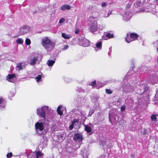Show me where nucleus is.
I'll list each match as a JSON object with an SVG mask.
<instances>
[{
  "instance_id": "f257e3e1",
  "label": "nucleus",
  "mask_w": 158,
  "mask_h": 158,
  "mask_svg": "<svg viewBox=\"0 0 158 158\" xmlns=\"http://www.w3.org/2000/svg\"><path fill=\"white\" fill-rule=\"evenodd\" d=\"M46 120L43 121L41 118L35 124L36 132L40 135H44L49 128L48 123L46 122Z\"/></svg>"
},
{
  "instance_id": "f03ea898",
  "label": "nucleus",
  "mask_w": 158,
  "mask_h": 158,
  "mask_svg": "<svg viewBox=\"0 0 158 158\" xmlns=\"http://www.w3.org/2000/svg\"><path fill=\"white\" fill-rule=\"evenodd\" d=\"M48 107L47 106H44L39 108L37 109V114L41 118V120L43 121L46 120V114L48 113Z\"/></svg>"
},
{
  "instance_id": "7ed1b4c3",
  "label": "nucleus",
  "mask_w": 158,
  "mask_h": 158,
  "mask_svg": "<svg viewBox=\"0 0 158 158\" xmlns=\"http://www.w3.org/2000/svg\"><path fill=\"white\" fill-rule=\"evenodd\" d=\"M42 42L43 45L48 51H51L55 46V44L52 42L47 37L43 38Z\"/></svg>"
},
{
  "instance_id": "20e7f679",
  "label": "nucleus",
  "mask_w": 158,
  "mask_h": 158,
  "mask_svg": "<svg viewBox=\"0 0 158 158\" xmlns=\"http://www.w3.org/2000/svg\"><path fill=\"white\" fill-rule=\"evenodd\" d=\"M95 18L93 17H90L88 21L90 23L89 25V30L92 33H94L98 30V26L97 22L95 20Z\"/></svg>"
},
{
  "instance_id": "39448f33",
  "label": "nucleus",
  "mask_w": 158,
  "mask_h": 158,
  "mask_svg": "<svg viewBox=\"0 0 158 158\" xmlns=\"http://www.w3.org/2000/svg\"><path fill=\"white\" fill-rule=\"evenodd\" d=\"M122 87V91L124 94L132 93L135 90L134 87L129 84H125Z\"/></svg>"
},
{
  "instance_id": "423d86ee",
  "label": "nucleus",
  "mask_w": 158,
  "mask_h": 158,
  "mask_svg": "<svg viewBox=\"0 0 158 158\" xmlns=\"http://www.w3.org/2000/svg\"><path fill=\"white\" fill-rule=\"evenodd\" d=\"M148 89L147 86L145 84H140L137 88L136 90L137 94L141 95L146 92Z\"/></svg>"
},
{
  "instance_id": "0eeeda50",
  "label": "nucleus",
  "mask_w": 158,
  "mask_h": 158,
  "mask_svg": "<svg viewBox=\"0 0 158 158\" xmlns=\"http://www.w3.org/2000/svg\"><path fill=\"white\" fill-rule=\"evenodd\" d=\"M30 30V27L27 25H24L22 27H21L19 32V35L18 36L20 35H24L28 32Z\"/></svg>"
},
{
  "instance_id": "6e6552de",
  "label": "nucleus",
  "mask_w": 158,
  "mask_h": 158,
  "mask_svg": "<svg viewBox=\"0 0 158 158\" xmlns=\"http://www.w3.org/2000/svg\"><path fill=\"white\" fill-rule=\"evenodd\" d=\"M148 81L152 84H154L158 81V78L155 74H153L150 76L148 78Z\"/></svg>"
},
{
  "instance_id": "1a4fd4ad",
  "label": "nucleus",
  "mask_w": 158,
  "mask_h": 158,
  "mask_svg": "<svg viewBox=\"0 0 158 158\" xmlns=\"http://www.w3.org/2000/svg\"><path fill=\"white\" fill-rule=\"evenodd\" d=\"M79 44L80 45L84 47H88L89 45V41L85 38L79 39Z\"/></svg>"
},
{
  "instance_id": "9d476101",
  "label": "nucleus",
  "mask_w": 158,
  "mask_h": 158,
  "mask_svg": "<svg viewBox=\"0 0 158 158\" xmlns=\"http://www.w3.org/2000/svg\"><path fill=\"white\" fill-rule=\"evenodd\" d=\"M75 101L77 104L80 105V104L83 103L85 102L84 98L81 96H78L75 99Z\"/></svg>"
},
{
  "instance_id": "9b49d317",
  "label": "nucleus",
  "mask_w": 158,
  "mask_h": 158,
  "mask_svg": "<svg viewBox=\"0 0 158 158\" xmlns=\"http://www.w3.org/2000/svg\"><path fill=\"white\" fill-rule=\"evenodd\" d=\"M73 139L77 142H81L83 139L82 135L78 133H76L74 135Z\"/></svg>"
},
{
  "instance_id": "f8f14e48",
  "label": "nucleus",
  "mask_w": 158,
  "mask_h": 158,
  "mask_svg": "<svg viewBox=\"0 0 158 158\" xmlns=\"http://www.w3.org/2000/svg\"><path fill=\"white\" fill-rule=\"evenodd\" d=\"M79 119H74L71 122V123L69 127V129L70 130H72L74 127V125H76L78 124L79 122Z\"/></svg>"
},
{
  "instance_id": "ddd939ff",
  "label": "nucleus",
  "mask_w": 158,
  "mask_h": 158,
  "mask_svg": "<svg viewBox=\"0 0 158 158\" xmlns=\"http://www.w3.org/2000/svg\"><path fill=\"white\" fill-rule=\"evenodd\" d=\"M130 14L129 12L126 11L123 16V19L126 21L129 20L131 17V16L129 15Z\"/></svg>"
},
{
  "instance_id": "4468645a",
  "label": "nucleus",
  "mask_w": 158,
  "mask_h": 158,
  "mask_svg": "<svg viewBox=\"0 0 158 158\" xmlns=\"http://www.w3.org/2000/svg\"><path fill=\"white\" fill-rule=\"evenodd\" d=\"M15 77V74H9L7 77V80L11 82H14L15 81V79H14Z\"/></svg>"
},
{
  "instance_id": "2eb2a0df",
  "label": "nucleus",
  "mask_w": 158,
  "mask_h": 158,
  "mask_svg": "<svg viewBox=\"0 0 158 158\" xmlns=\"http://www.w3.org/2000/svg\"><path fill=\"white\" fill-rule=\"evenodd\" d=\"M96 47H94L95 51L96 52L102 49V42L99 41L96 44Z\"/></svg>"
},
{
  "instance_id": "dca6fc26",
  "label": "nucleus",
  "mask_w": 158,
  "mask_h": 158,
  "mask_svg": "<svg viewBox=\"0 0 158 158\" xmlns=\"http://www.w3.org/2000/svg\"><path fill=\"white\" fill-rule=\"evenodd\" d=\"M39 55H37V56L33 57L30 59V62L29 64L31 65H34L36 62L38 60V58Z\"/></svg>"
},
{
  "instance_id": "f3484780",
  "label": "nucleus",
  "mask_w": 158,
  "mask_h": 158,
  "mask_svg": "<svg viewBox=\"0 0 158 158\" xmlns=\"http://www.w3.org/2000/svg\"><path fill=\"white\" fill-rule=\"evenodd\" d=\"M25 65L23 63H18L16 67V69L17 70H22L23 67L24 68Z\"/></svg>"
},
{
  "instance_id": "a211bd4d",
  "label": "nucleus",
  "mask_w": 158,
  "mask_h": 158,
  "mask_svg": "<svg viewBox=\"0 0 158 158\" xmlns=\"http://www.w3.org/2000/svg\"><path fill=\"white\" fill-rule=\"evenodd\" d=\"M70 6L67 5H64L60 7V9L62 10H64L66 9L69 10L70 9Z\"/></svg>"
},
{
  "instance_id": "6ab92c4d",
  "label": "nucleus",
  "mask_w": 158,
  "mask_h": 158,
  "mask_svg": "<svg viewBox=\"0 0 158 158\" xmlns=\"http://www.w3.org/2000/svg\"><path fill=\"white\" fill-rule=\"evenodd\" d=\"M153 100L155 102V104H158V89H156V93Z\"/></svg>"
},
{
  "instance_id": "aec40b11",
  "label": "nucleus",
  "mask_w": 158,
  "mask_h": 158,
  "mask_svg": "<svg viewBox=\"0 0 158 158\" xmlns=\"http://www.w3.org/2000/svg\"><path fill=\"white\" fill-rule=\"evenodd\" d=\"M36 153L35 152H31L28 155V157L29 158H36Z\"/></svg>"
},
{
  "instance_id": "412c9836",
  "label": "nucleus",
  "mask_w": 158,
  "mask_h": 158,
  "mask_svg": "<svg viewBox=\"0 0 158 158\" xmlns=\"http://www.w3.org/2000/svg\"><path fill=\"white\" fill-rule=\"evenodd\" d=\"M62 106L60 105L57 108V111L58 114L60 115H61L63 114L62 109H61Z\"/></svg>"
},
{
  "instance_id": "4be33fe9",
  "label": "nucleus",
  "mask_w": 158,
  "mask_h": 158,
  "mask_svg": "<svg viewBox=\"0 0 158 158\" xmlns=\"http://www.w3.org/2000/svg\"><path fill=\"white\" fill-rule=\"evenodd\" d=\"M85 130L88 133H90L91 132L92 129L91 127L88 126L87 125H84Z\"/></svg>"
},
{
  "instance_id": "5701e85b",
  "label": "nucleus",
  "mask_w": 158,
  "mask_h": 158,
  "mask_svg": "<svg viewBox=\"0 0 158 158\" xmlns=\"http://www.w3.org/2000/svg\"><path fill=\"white\" fill-rule=\"evenodd\" d=\"M5 103L2 98H0V107L3 108L5 106Z\"/></svg>"
},
{
  "instance_id": "b1692460",
  "label": "nucleus",
  "mask_w": 158,
  "mask_h": 158,
  "mask_svg": "<svg viewBox=\"0 0 158 158\" xmlns=\"http://www.w3.org/2000/svg\"><path fill=\"white\" fill-rule=\"evenodd\" d=\"M36 158H42V156L43 154L40 151L36 152Z\"/></svg>"
},
{
  "instance_id": "393cba45",
  "label": "nucleus",
  "mask_w": 158,
  "mask_h": 158,
  "mask_svg": "<svg viewBox=\"0 0 158 158\" xmlns=\"http://www.w3.org/2000/svg\"><path fill=\"white\" fill-rule=\"evenodd\" d=\"M55 63V60H49L47 62L48 65L49 66H52Z\"/></svg>"
},
{
  "instance_id": "a878e982",
  "label": "nucleus",
  "mask_w": 158,
  "mask_h": 158,
  "mask_svg": "<svg viewBox=\"0 0 158 158\" xmlns=\"http://www.w3.org/2000/svg\"><path fill=\"white\" fill-rule=\"evenodd\" d=\"M15 90L11 91L8 94V97L9 98L11 97H13L15 96Z\"/></svg>"
},
{
  "instance_id": "bb28decb",
  "label": "nucleus",
  "mask_w": 158,
  "mask_h": 158,
  "mask_svg": "<svg viewBox=\"0 0 158 158\" xmlns=\"http://www.w3.org/2000/svg\"><path fill=\"white\" fill-rule=\"evenodd\" d=\"M105 35L106 37L107 38L110 39L111 38H113L114 37V36L112 33H106L105 34Z\"/></svg>"
},
{
  "instance_id": "cd10ccee",
  "label": "nucleus",
  "mask_w": 158,
  "mask_h": 158,
  "mask_svg": "<svg viewBox=\"0 0 158 158\" xmlns=\"http://www.w3.org/2000/svg\"><path fill=\"white\" fill-rule=\"evenodd\" d=\"M130 37L132 39H135L138 37V35L137 34L134 33H131L130 34Z\"/></svg>"
},
{
  "instance_id": "c85d7f7f",
  "label": "nucleus",
  "mask_w": 158,
  "mask_h": 158,
  "mask_svg": "<svg viewBox=\"0 0 158 158\" xmlns=\"http://www.w3.org/2000/svg\"><path fill=\"white\" fill-rule=\"evenodd\" d=\"M99 98L98 96H94L91 97V99L92 101L93 102H97Z\"/></svg>"
},
{
  "instance_id": "c756f323",
  "label": "nucleus",
  "mask_w": 158,
  "mask_h": 158,
  "mask_svg": "<svg viewBox=\"0 0 158 158\" xmlns=\"http://www.w3.org/2000/svg\"><path fill=\"white\" fill-rule=\"evenodd\" d=\"M62 37L65 39H69L70 38V35L65 33H63L62 34Z\"/></svg>"
},
{
  "instance_id": "7c9ffc66",
  "label": "nucleus",
  "mask_w": 158,
  "mask_h": 158,
  "mask_svg": "<svg viewBox=\"0 0 158 158\" xmlns=\"http://www.w3.org/2000/svg\"><path fill=\"white\" fill-rule=\"evenodd\" d=\"M23 42V41L22 39L20 38H18L16 40L17 43L19 44H22Z\"/></svg>"
},
{
  "instance_id": "2f4dec72",
  "label": "nucleus",
  "mask_w": 158,
  "mask_h": 158,
  "mask_svg": "<svg viewBox=\"0 0 158 158\" xmlns=\"http://www.w3.org/2000/svg\"><path fill=\"white\" fill-rule=\"evenodd\" d=\"M57 125L56 124H53L51 127V129L53 130V131H55L57 130Z\"/></svg>"
},
{
  "instance_id": "473e14b6",
  "label": "nucleus",
  "mask_w": 158,
  "mask_h": 158,
  "mask_svg": "<svg viewBox=\"0 0 158 158\" xmlns=\"http://www.w3.org/2000/svg\"><path fill=\"white\" fill-rule=\"evenodd\" d=\"M148 130L145 128H143V130L142 131L141 133L143 135H145L148 134Z\"/></svg>"
},
{
  "instance_id": "72a5a7b5",
  "label": "nucleus",
  "mask_w": 158,
  "mask_h": 158,
  "mask_svg": "<svg viewBox=\"0 0 158 158\" xmlns=\"http://www.w3.org/2000/svg\"><path fill=\"white\" fill-rule=\"evenodd\" d=\"M94 110L93 109H90L89 110L88 114L87 116L88 117H89L91 116L92 114L94 113Z\"/></svg>"
},
{
  "instance_id": "f704fd0d",
  "label": "nucleus",
  "mask_w": 158,
  "mask_h": 158,
  "mask_svg": "<svg viewBox=\"0 0 158 158\" xmlns=\"http://www.w3.org/2000/svg\"><path fill=\"white\" fill-rule=\"evenodd\" d=\"M112 119L114 122H116L118 121V117L116 115H115L112 117Z\"/></svg>"
},
{
  "instance_id": "c9c22d12",
  "label": "nucleus",
  "mask_w": 158,
  "mask_h": 158,
  "mask_svg": "<svg viewBox=\"0 0 158 158\" xmlns=\"http://www.w3.org/2000/svg\"><path fill=\"white\" fill-rule=\"evenodd\" d=\"M148 68L146 67H143L142 68V70H143L144 73H146L148 72Z\"/></svg>"
},
{
  "instance_id": "e433bc0d",
  "label": "nucleus",
  "mask_w": 158,
  "mask_h": 158,
  "mask_svg": "<svg viewBox=\"0 0 158 158\" xmlns=\"http://www.w3.org/2000/svg\"><path fill=\"white\" fill-rule=\"evenodd\" d=\"M77 91L79 93H84L85 92V90L80 87H77Z\"/></svg>"
},
{
  "instance_id": "4c0bfd02",
  "label": "nucleus",
  "mask_w": 158,
  "mask_h": 158,
  "mask_svg": "<svg viewBox=\"0 0 158 158\" xmlns=\"http://www.w3.org/2000/svg\"><path fill=\"white\" fill-rule=\"evenodd\" d=\"M41 75H39L37 76V77H36L35 78V79L36 80V81H37V82H39L40 81H41Z\"/></svg>"
},
{
  "instance_id": "58836bf2",
  "label": "nucleus",
  "mask_w": 158,
  "mask_h": 158,
  "mask_svg": "<svg viewBox=\"0 0 158 158\" xmlns=\"http://www.w3.org/2000/svg\"><path fill=\"white\" fill-rule=\"evenodd\" d=\"M25 44L27 45H29L31 43V42L30 39L26 38L25 41Z\"/></svg>"
},
{
  "instance_id": "ea45409f",
  "label": "nucleus",
  "mask_w": 158,
  "mask_h": 158,
  "mask_svg": "<svg viewBox=\"0 0 158 158\" xmlns=\"http://www.w3.org/2000/svg\"><path fill=\"white\" fill-rule=\"evenodd\" d=\"M151 118L152 121H155L156 120V118L155 114L152 115L151 117Z\"/></svg>"
},
{
  "instance_id": "a19ab883",
  "label": "nucleus",
  "mask_w": 158,
  "mask_h": 158,
  "mask_svg": "<svg viewBox=\"0 0 158 158\" xmlns=\"http://www.w3.org/2000/svg\"><path fill=\"white\" fill-rule=\"evenodd\" d=\"M105 91L106 93L108 94H110L112 93V91L110 89H106Z\"/></svg>"
},
{
  "instance_id": "79ce46f5",
  "label": "nucleus",
  "mask_w": 158,
  "mask_h": 158,
  "mask_svg": "<svg viewBox=\"0 0 158 158\" xmlns=\"http://www.w3.org/2000/svg\"><path fill=\"white\" fill-rule=\"evenodd\" d=\"M127 38H125V40L127 42L129 43L131 41V40L130 39L127 38V37L129 36V35L128 34H127Z\"/></svg>"
},
{
  "instance_id": "37998d69",
  "label": "nucleus",
  "mask_w": 158,
  "mask_h": 158,
  "mask_svg": "<svg viewBox=\"0 0 158 158\" xmlns=\"http://www.w3.org/2000/svg\"><path fill=\"white\" fill-rule=\"evenodd\" d=\"M65 21V19L64 18H61L59 21V23L60 24L62 23Z\"/></svg>"
},
{
  "instance_id": "c03bdc74",
  "label": "nucleus",
  "mask_w": 158,
  "mask_h": 158,
  "mask_svg": "<svg viewBox=\"0 0 158 158\" xmlns=\"http://www.w3.org/2000/svg\"><path fill=\"white\" fill-rule=\"evenodd\" d=\"M111 13H112L111 11H109L108 12L107 15H104L103 16V17H104L105 18H106V17H108L110 16V15L111 14Z\"/></svg>"
},
{
  "instance_id": "a18cd8bd",
  "label": "nucleus",
  "mask_w": 158,
  "mask_h": 158,
  "mask_svg": "<svg viewBox=\"0 0 158 158\" xmlns=\"http://www.w3.org/2000/svg\"><path fill=\"white\" fill-rule=\"evenodd\" d=\"M141 4V3L140 2H137L135 4V6L136 7L139 6Z\"/></svg>"
},
{
  "instance_id": "49530a36",
  "label": "nucleus",
  "mask_w": 158,
  "mask_h": 158,
  "mask_svg": "<svg viewBox=\"0 0 158 158\" xmlns=\"http://www.w3.org/2000/svg\"><path fill=\"white\" fill-rule=\"evenodd\" d=\"M12 153L11 152H10L9 153H8L6 155V156L7 158H10L12 156Z\"/></svg>"
},
{
  "instance_id": "de8ad7c7",
  "label": "nucleus",
  "mask_w": 158,
  "mask_h": 158,
  "mask_svg": "<svg viewBox=\"0 0 158 158\" xmlns=\"http://www.w3.org/2000/svg\"><path fill=\"white\" fill-rule=\"evenodd\" d=\"M125 108H126L125 106H123L121 107V108H120L121 111L122 112L124 111L125 110Z\"/></svg>"
},
{
  "instance_id": "09e8293b",
  "label": "nucleus",
  "mask_w": 158,
  "mask_h": 158,
  "mask_svg": "<svg viewBox=\"0 0 158 158\" xmlns=\"http://www.w3.org/2000/svg\"><path fill=\"white\" fill-rule=\"evenodd\" d=\"M154 45L155 47L156 48L158 47V41H156L154 43Z\"/></svg>"
},
{
  "instance_id": "8fccbe9b",
  "label": "nucleus",
  "mask_w": 158,
  "mask_h": 158,
  "mask_svg": "<svg viewBox=\"0 0 158 158\" xmlns=\"http://www.w3.org/2000/svg\"><path fill=\"white\" fill-rule=\"evenodd\" d=\"M79 31V29H78V28H76L75 30V33L76 34H78V33Z\"/></svg>"
},
{
  "instance_id": "3c124183",
  "label": "nucleus",
  "mask_w": 158,
  "mask_h": 158,
  "mask_svg": "<svg viewBox=\"0 0 158 158\" xmlns=\"http://www.w3.org/2000/svg\"><path fill=\"white\" fill-rule=\"evenodd\" d=\"M152 1L154 2L155 4L158 5V1H156V0H152Z\"/></svg>"
},
{
  "instance_id": "603ef678",
  "label": "nucleus",
  "mask_w": 158,
  "mask_h": 158,
  "mask_svg": "<svg viewBox=\"0 0 158 158\" xmlns=\"http://www.w3.org/2000/svg\"><path fill=\"white\" fill-rule=\"evenodd\" d=\"M69 47V46L68 45H65L64 47L63 48L64 50H65L67 49Z\"/></svg>"
},
{
  "instance_id": "864d4df0",
  "label": "nucleus",
  "mask_w": 158,
  "mask_h": 158,
  "mask_svg": "<svg viewBox=\"0 0 158 158\" xmlns=\"http://www.w3.org/2000/svg\"><path fill=\"white\" fill-rule=\"evenodd\" d=\"M106 5V3L105 2H103L102 4V7H104Z\"/></svg>"
},
{
  "instance_id": "5fc2aeb1",
  "label": "nucleus",
  "mask_w": 158,
  "mask_h": 158,
  "mask_svg": "<svg viewBox=\"0 0 158 158\" xmlns=\"http://www.w3.org/2000/svg\"><path fill=\"white\" fill-rule=\"evenodd\" d=\"M63 135H57L58 138H62L63 137Z\"/></svg>"
},
{
  "instance_id": "6e6d98bb",
  "label": "nucleus",
  "mask_w": 158,
  "mask_h": 158,
  "mask_svg": "<svg viewBox=\"0 0 158 158\" xmlns=\"http://www.w3.org/2000/svg\"><path fill=\"white\" fill-rule=\"evenodd\" d=\"M109 49H110V51L109 52H108V54L109 55H110L111 52V50L110 49V48H109Z\"/></svg>"
},
{
  "instance_id": "4d7b16f0",
  "label": "nucleus",
  "mask_w": 158,
  "mask_h": 158,
  "mask_svg": "<svg viewBox=\"0 0 158 158\" xmlns=\"http://www.w3.org/2000/svg\"><path fill=\"white\" fill-rule=\"evenodd\" d=\"M130 6H131V5L130 4H128L127 5L126 7L129 8L130 7Z\"/></svg>"
},
{
  "instance_id": "13d9d810",
  "label": "nucleus",
  "mask_w": 158,
  "mask_h": 158,
  "mask_svg": "<svg viewBox=\"0 0 158 158\" xmlns=\"http://www.w3.org/2000/svg\"><path fill=\"white\" fill-rule=\"evenodd\" d=\"M81 115H82L83 116H84L85 115V113L83 112H81Z\"/></svg>"
},
{
  "instance_id": "bf43d9fd",
  "label": "nucleus",
  "mask_w": 158,
  "mask_h": 158,
  "mask_svg": "<svg viewBox=\"0 0 158 158\" xmlns=\"http://www.w3.org/2000/svg\"><path fill=\"white\" fill-rule=\"evenodd\" d=\"M90 85H92L93 86H95V85H94V84H93V83L91 82L90 83Z\"/></svg>"
},
{
  "instance_id": "052dcab7",
  "label": "nucleus",
  "mask_w": 158,
  "mask_h": 158,
  "mask_svg": "<svg viewBox=\"0 0 158 158\" xmlns=\"http://www.w3.org/2000/svg\"><path fill=\"white\" fill-rule=\"evenodd\" d=\"M94 85H96V81H94L92 82Z\"/></svg>"
},
{
  "instance_id": "680f3d73",
  "label": "nucleus",
  "mask_w": 158,
  "mask_h": 158,
  "mask_svg": "<svg viewBox=\"0 0 158 158\" xmlns=\"http://www.w3.org/2000/svg\"><path fill=\"white\" fill-rule=\"evenodd\" d=\"M131 157H132V158H134V154H131Z\"/></svg>"
},
{
  "instance_id": "e2e57ef3",
  "label": "nucleus",
  "mask_w": 158,
  "mask_h": 158,
  "mask_svg": "<svg viewBox=\"0 0 158 158\" xmlns=\"http://www.w3.org/2000/svg\"><path fill=\"white\" fill-rule=\"evenodd\" d=\"M112 117V116H111V115H110V114H109V120H110V118H111Z\"/></svg>"
},
{
  "instance_id": "0e129e2a",
  "label": "nucleus",
  "mask_w": 158,
  "mask_h": 158,
  "mask_svg": "<svg viewBox=\"0 0 158 158\" xmlns=\"http://www.w3.org/2000/svg\"><path fill=\"white\" fill-rule=\"evenodd\" d=\"M65 81L66 82H70V81H67V79H65Z\"/></svg>"
},
{
  "instance_id": "69168bd1",
  "label": "nucleus",
  "mask_w": 158,
  "mask_h": 158,
  "mask_svg": "<svg viewBox=\"0 0 158 158\" xmlns=\"http://www.w3.org/2000/svg\"><path fill=\"white\" fill-rule=\"evenodd\" d=\"M157 48V51L158 52V47Z\"/></svg>"
},
{
  "instance_id": "338daca9",
  "label": "nucleus",
  "mask_w": 158,
  "mask_h": 158,
  "mask_svg": "<svg viewBox=\"0 0 158 158\" xmlns=\"http://www.w3.org/2000/svg\"><path fill=\"white\" fill-rule=\"evenodd\" d=\"M148 129L149 130V132H151L150 130H149V129Z\"/></svg>"
},
{
  "instance_id": "774afa93",
  "label": "nucleus",
  "mask_w": 158,
  "mask_h": 158,
  "mask_svg": "<svg viewBox=\"0 0 158 158\" xmlns=\"http://www.w3.org/2000/svg\"><path fill=\"white\" fill-rule=\"evenodd\" d=\"M46 145V144L45 143L44 144V146H45Z\"/></svg>"
}]
</instances>
